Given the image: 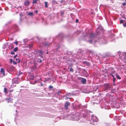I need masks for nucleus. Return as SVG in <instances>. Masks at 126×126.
Returning a JSON list of instances; mask_svg holds the SVG:
<instances>
[{"instance_id":"nucleus-5","label":"nucleus","mask_w":126,"mask_h":126,"mask_svg":"<svg viewBox=\"0 0 126 126\" xmlns=\"http://www.w3.org/2000/svg\"><path fill=\"white\" fill-rule=\"evenodd\" d=\"M70 105V103L69 102H66L64 104V107L66 110H67L68 109V106Z\"/></svg>"},{"instance_id":"nucleus-18","label":"nucleus","mask_w":126,"mask_h":126,"mask_svg":"<svg viewBox=\"0 0 126 126\" xmlns=\"http://www.w3.org/2000/svg\"><path fill=\"white\" fill-rule=\"evenodd\" d=\"M45 7L46 8H47L48 7L47 4L48 2H45Z\"/></svg>"},{"instance_id":"nucleus-28","label":"nucleus","mask_w":126,"mask_h":126,"mask_svg":"<svg viewBox=\"0 0 126 126\" xmlns=\"http://www.w3.org/2000/svg\"><path fill=\"white\" fill-rule=\"evenodd\" d=\"M122 5L123 6H125L126 5V2H124L122 3Z\"/></svg>"},{"instance_id":"nucleus-37","label":"nucleus","mask_w":126,"mask_h":126,"mask_svg":"<svg viewBox=\"0 0 126 126\" xmlns=\"http://www.w3.org/2000/svg\"><path fill=\"white\" fill-rule=\"evenodd\" d=\"M89 42L90 43H92V40H90L89 41Z\"/></svg>"},{"instance_id":"nucleus-35","label":"nucleus","mask_w":126,"mask_h":126,"mask_svg":"<svg viewBox=\"0 0 126 126\" xmlns=\"http://www.w3.org/2000/svg\"><path fill=\"white\" fill-rule=\"evenodd\" d=\"M123 26L124 27H126V23L123 24Z\"/></svg>"},{"instance_id":"nucleus-7","label":"nucleus","mask_w":126,"mask_h":126,"mask_svg":"<svg viewBox=\"0 0 126 126\" xmlns=\"http://www.w3.org/2000/svg\"><path fill=\"white\" fill-rule=\"evenodd\" d=\"M31 75H30V76L27 77V81L29 82L30 84L32 83V77H31Z\"/></svg>"},{"instance_id":"nucleus-27","label":"nucleus","mask_w":126,"mask_h":126,"mask_svg":"<svg viewBox=\"0 0 126 126\" xmlns=\"http://www.w3.org/2000/svg\"><path fill=\"white\" fill-rule=\"evenodd\" d=\"M16 61H17L18 62V63H19L20 62V60L19 59H17V58H16Z\"/></svg>"},{"instance_id":"nucleus-2","label":"nucleus","mask_w":126,"mask_h":126,"mask_svg":"<svg viewBox=\"0 0 126 126\" xmlns=\"http://www.w3.org/2000/svg\"><path fill=\"white\" fill-rule=\"evenodd\" d=\"M10 30H14L16 31H17L18 30V27L17 26L14 25L10 29Z\"/></svg>"},{"instance_id":"nucleus-23","label":"nucleus","mask_w":126,"mask_h":126,"mask_svg":"<svg viewBox=\"0 0 126 126\" xmlns=\"http://www.w3.org/2000/svg\"><path fill=\"white\" fill-rule=\"evenodd\" d=\"M28 13V15L29 16H32V12H29V13H28V12H27V13Z\"/></svg>"},{"instance_id":"nucleus-47","label":"nucleus","mask_w":126,"mask_h":126,"mask_svg":"<svg viewBox=\"0 0 126 126\" xmlns=\"http://www.w3.org/2000/svg\"><path fill=\"white\" fill-rule=\"evenodd\" d=\"M10 92H12L13 91V90H10Z\"/></svg>"},{"instance_id":"nucleus-14","label":"nucleus","mask_w":126,"mask_h":126,"mask_svg":"<svg viewBox=\"0 0 126 126\" xmlns=\"http://www.w3.org/2000/svg\"><path fill=\"white\" fill-rule=\"evenodd\" d=\"M4 92L5 94H6L7 93V90L6 88H4Z\"/></svg>"},{"instance_id":"nucleus-46","label":"nucleus","mask_w":126,"mask_h":126,"mask_svg":"<svg viewBox=\"0 0 126 126\" xmlns=\"http://www.w3.org/2000/svg\"><path fill=\"white\" fill-rule=\"evenodd\" d=\"M68 98H69L68 97H67L66 98H65V99L66 100V99H68Z\"/></svg>"},{"instance_id":"nucleus-43","label":"nucleus","mask_w":126,"mask_h":126,"mask_svg":"<svg viewBox=\"0 0 126 126\" xmlns=\"http://www.w3.org/2000/svg\"><path fill=\"white\" fill-rule=\"evenodd\" d=\"M78 19H77L76 20V22H78Z\"/></svg>"},{"instance_id":"nucleus-19","label":"nucleus","mask_w":126,"mask_h":126,"mask_svg":"<svg viewBox=\"0 0 126 126\" xmlns=\"http://www.w3.org/2000/svg\"><path fill=\"white\" fill-rule=\"evenodd\" d=\"M37 1V0H33L32 3L33 4L36 3Z\"/></svg>"},{"instance_id":"nucleus-25","label":"nucleus","mask_w":126,"mask_h":126,"mask_svg":"<svg viewBox=\"0 0 126 126\" xmlns=\"http://www.w3.org/2000/svg\"><path fill=\"white\" fill-rule=\"evenodd\" d=\"M12 99L11 98H9L8 100V102H9L11 101L12 100Z\"/></svg>"},{"instance_id":"nucleus-8","label":"nucleus","mask_w":126,"mask_h":126,"mask_svg":"<svg viewBox=\"0 0 126 126\" xmlns=\"http://www.w3.org/2000/svg\"><path fill=\"white\" fill-rule=\"evenodd\" d=\"M120 58L122 60L124 61L126 60L124 54L123 55L120 56Z\"/></svg>"},{"instance_id":"nucleus-15","label":"nucleus","mask_w":126,"mask_h":126,"mask_svg":"<svg viewBox=\"0 0 126 126\" xmlns=\"http://www.w3.org/2000/svg\"><path fill=\"white\" fill-rule=\"evenodd\" d=\"M116 78L119 79H121V78L117 74H116Z\"/></svg>"},{"instance_id":"nucleus-44","label":"nucleus","mask_w":126,"mask_h":126,"mask_svg":"<svg viewBox=\"0 0 126 126\" xmlns=\"http://www.w3.org/2000/svg\"><path fill=\"white\" fill-rule=\"evenodd\" d=\"M35 12L36 14H37L38 13V11L37 10Z\"/></svg>"},{"instance_id":"nucleus-3","label":"nucleus","mask_w":126,"mask_h":126,"mask_svg":"<svg viewBox=\"0 0 126 126\" xmlns=\"http://www.w3.org/2000/svg\"><path fill=\"white\" fill-rule=\"evenodd\" d=\"M92 118L93 122H98V118L97 117L95 116L92 115Z\"/></svg>"},{"instance_id":"nucleus-32","label":"nucleus","mask_w":126,"mask_h":126,"mask_svg":"<svg viewBox=\"0 0 126 126\" xmlns=\"http://www.w3.org/2000/svg\"><path fill=\"white\" fill-rule=\"evenodd\" d=\"M116 80V79L114 77H113V81L114 82Z\"/></svg>"},{"instance_id":"nucleus-50","label":"nucleus","mask_w":126,"mask_h":126,"mask_svg":"<svg viewBox=\"0 0 126 126\" xmlns=\"http://www.w3.org/2000/svg\"><path fill=\"white\" fill-rule=\"evenodd\" d=\"M72 66V65H70V66Z\"/></svg>"},{"instance_id":"nucleus-48","label":"nucleus","mask_w":126,"mask_h":126,"mask_svg":"<svg viewBox=\"0 0 126 126\" xmlns=\"http://www.w3.org/2000/svg\"><path fill=\"white\" fill-rule=\"evenodd\" d=\"M41 85L42 86H43V84L42 83H41Z\"/></svg>"},{"instance_id":"nucleus-10","label":"nucleus","mask_w":126,"mask_h":126,"mask_svg":"<svg viewBox=\"0 0 126 126\" xmlns=\"http://www.w3.org/2000/svg\"><path fill=\"white\" fill-rule=\"evenodd\" d=\"M86 79L82 78L81 82L83 84H85L86 82Z\"/></svg>"},{"instance_id":"nucleus-24","label":"nucleus","mask_w":126,"mask_h":126,"mask_svg":"<svg viewBox=\"0 0 126 126\" xmlns=\"http://www.w3.org/2000/svg\"><path fill=\"white\" fill-rule=\"evenodd\" d=\"M70 72H73L74 71V70L72 68H70Z\"/></svg>"},{"instance_id":"nucleus-49","label":"nucleus","mask_w":126,"mask_h":126,"mask_svg":"<svg viewBox=\"0 0 126 126\" xmlns=\"http://www.w3.org/2000/svg\"><path fill=\"white\" fill-rule=\"evenodd\" d=\"M40 52L41 53H42V51H40Z\"/></svg>"},{"instance_id":"nucleus-6","label":"nucleus","mask_w":126,"mask_h":126,"mask_svg":"<svg viewBox=\"0 0 126 126\" xmlns=\"http://www.w3.org/2000/svg\"><path fill=\"white\" fill-rule=\"evenodd\" d=\"M90 35L89 36V38L91 39H93L94 37L96 36L95 34H94L93 33L90 34Z\"/></svg>"},{"instance_id":"nucleus-13","label":"nucleus","mask_w":126,"mask_h":126,"mask_svg":"<svg viewBox=\"0 0 126 126\" xmlns=\"http://www.w3.org/2000/svg\"><path fill=\"white\" fill-rule=\"evenodd\" d=\"M29 40H28L27 38L23 40V42L24 43H26L28 41H29Z\"/></svg>"},{"instance_id":"nucleus-26","label":"nucleus","mask_w":126,"mask_h":126,"mask_svg":"<svg viewBox=\"0 0 126 126\" xmlns=\"http://www.w3.org/2000/svg\"><path fill=\"white\" fill-rule=\"evenodd\" d=\"M19 15H20V16L21 17V16H22V13H20ZM20 21H21V17L20 18Z\"/></svg>"},{"instance_id":"nucleus-41","label":"nucleus","mask_w":126,"mask_h":126,"mask_svg":"<svg viewBox=\"0 0 126 126\" xmlns=\"http://www.w3.org/2000/svg\"><path fill=\"white\" fill-rule=\"evenodd\" d=\"M61 93V92L60 91H58V94H59V93Z\"/></svg>"},{"instance_id":"nucleus-40","label":"nucleus","mask_w":126,"mask_h":126,"mask_svg":"<svg viewBox=\"0 0 126 126\" xmlns=\"http://www.w3.org/2000/svg\"><path fill=\"white\" fill-rule=\"evenodd\" d=\"M124 54V55H125V59H126V53H125Z\"/></svg>"},{"instance_id":"nucleus-4","label":"nucleus","mask_w":126,"mask_h":126,"mask_svg":"<svg viewBox=\"0 0 126 126\" xmlns=\"http://www.w3.org/2000/svg\"><path fill=\"white\" fill-rule=\"evenodd\" d=\"M0 74H2V76H1V77H4L5 75V71L4 69L3 68H1L0 69Z\"/></svg>"},{"instance_id":"nucleus-21","label":"nucleus","mask_w":126,"mask_h":126,"mask_svg":"<svg viewBox=\"0 0 126 126\" xmlns=\"http://www.w3.org/2000/svg\"><path fill=\"white\" fill-rule=\"evenodd\" d=\"M13 47V46L12 45H11L10 46H9V48L10 49H12V48Z\"/></svg>"},{"instance_id":"nucleus-12","label":"nucleus","mask_w":126,"mask_h":126,"mask_svg":"<svg viewBox=\"0 0 126 126\" xmlns=\"http://www.w3.org/2000/svg\"><path fill=\"white\" fill-rule=\"evenodd\" d=\"M52 2L53 4H57L58 3L57 1L54 0H52Z\"/></svg>"},{"instance_id":"nucleus-17","label":"nucleus","mask_w":126,"mask_h":126,"mask_svg":"<svg viewBox=\"0 0 126 126\" xmlns=\"http://www.w3.org/2000/svg\"><path fill=\"white\" fill-rule=\"evenodd\" d=\"M50 44V43L48 44L47 43H45V45L46 47V46L48 47V46H49Z\"/></svg>"},{"instance_id":"nucleus-33","label":"nucleus","mask_w":126,"mask_h":126,"mask_svg":"<svg viewBox=\"0 0 126 126\" xmlns=\"http://www.w3.org/2000/svg\"><path fill=\"white\" fill-rule=\"evenodd\" d=\"M36 68H37V67H36V65H35V66H34V68L33 69V70H34L35 69H36Z\"/></svg>"},{"instance_id":"nucleus-38","label":"nucleus","mask_w":126,"mask_h":126,"mask_svg":"<svg viewBox=\"0 0 126 126\" xmlns=\"http://www.w3.org/2000/svg\"><path fill=\"white\" fill-rule=\"evenodd\" d=\"M110 74L112 76V77H113H113H114V76L111 73H110Z\"/></svg>"},{"instance_id":"nucleus-22","label":"nucleus","mask_w":126,"mask_h":126,"mask_svg":"<svg viewBox=\"0 0 126 126\" xmlns=\"http://www.w3.org/2000/svg\"><path fill=\"white\" fill-rule=\"evenodd\" d=\"M37 62H39L40 63H41L42 62V61L41 60V59H38V60H37Z\"/></svg>"},{"instance_id":"nucleus-52","label":"nucleus","mask_w":126,"mask_h":126,"mask_svg":"<svg viewBox=\"0 0 126 126\" xmlns=\"http://www.w3.org/2000/svg\"><path fill=\"white\" fill-rule=\"evenodd\" d=\"M21 87H23V86H21Z\"/></svg>"},{"instance_id":"nucleus-30","label":"nucleus","mask_w":126,"mask_h":126,"mask_svg":"<svg viewBox=\"0 0 126 126\" xmlns=\"http://www.w3.org/2000/svg\"><path fill=\"white\" fill-rule=\"evenodd\" d=\"M123 22V20H120V23H122Z\"/></svg>"},{"instance_id":"nucleus-16","label":"nucleus","mask_w":126,"mask_h":126,"mask_svg":"<svg viewBox=\"0 0 126 126\" xmlns=\"http://www.w3.org/2000/svg\"><path fill=\"white\" fill-rule=\"evenodd\" d=\"M3 100L1 98V93H0V102H3Z\"/></svg>"},{"instance_id":"nucleus-54","label":"nucleus","mask_w":126,"mask_h":126,"mask_svg":"<svg viewBox=\"0 0 126 126\" xmlns=\"http://www.w3.org/2000/svg\"><path fill=\"white\" fill-rule=\"evenodd\" d=\"M17 110H16V111L17 112Z\"/></svg>"},{"instance_id":"nucleus-11","label":"nucleus","mask_w":126,"mask_h":126,"mask_svg":"<svg viewBox=\"0 0 126 126\" xmlns=\"http://www.w3.org/2000/svg\"><path fill=\"white\" fill-rule=\"evenodd\" d=\"M16 79L15 81L16 83L18 84L20 82L19 79L18 78H17V79Z\"/></svg>"},{"instance_id":"nucleus-29","label":"nucleus","mask_w":126,"mask_h":126,"mask_svg":"<svg viewBox=\"0 0 126 126\" xmlns=\"http://www.w3.org/2000/svg\"><path fill=\"white\" fill-rule=\"evenodd\" d=\"M49 89H52L53 88V87L51 85H50L49 87Z\"/></svg>"},{"instance_id":"nucleus-36","label":"nucleus","mask_w":126,"mask_h":126,"mask_svg":"<svg viewBox=\"0 0 126 126\" xmlns=\"http://www.w3.org/2000/svg\"><path fill=\"white\" fill-rule=\"evenodd\" d=\"M11 54H12L13 55L15 54V53L14 52H11Z\"/></svg>"},{"instance_id":"nucleus-45","label":"nucleus","mask_w":126,"mask_h":126,"mask_svg":"<svg viewBox=\"0 0 126 126\" xmlns=\"http://www.w3.org/2000/svg\"><path fill=\"white\" fill-rule=\"evenodd\" d=\"M112 73L113 74L114 73H115V71H114L112 72Z\"/></svg>"},{"instance_id":"nucleus-31","label":"nucleus","mask_w":126,"mask_h":126,"mask_svg":"<svg viewBox=\"0 0 126 126\" xmlns=\"http://www.w3.org/2000/svg\"><path fill=\"white\" fill-rule=\"evenodd\" d=\"M14 43H15L16 45H17L18 44V42H14Z\"/></svg>"},{"instance_id":"nucleus-53","label":"nucleus","mask_w":126,"mask_h":126,"mask_svg":"<svg viewBox=\"0 0 126 126\" xmlns=\"http://www.w3.org/2000/svg\"><path fill=\"white\" fill-rule=\"evenodd\" d=\"M125 2H126V0H125Z\"/></svg>"},{"instance_id":"nucleus-20","label":"nucleus","mask_w":126,"mask_h":126,"mask_svg":"<svg viewBox=\"0 0 126 126\" xmlns=\"http://www.w3.org/2000/svg\"><path fill=\"white\" fill-rule=\"evenodd\" d=\"M18 49V48L17 47H16L14 49V51L15 52H16L17 50Z\"/></svg>"},{"instance_id":"nucleus-1","label":"nucleus","mask_w":126,"mask_h":126,"mask_svg":"<svg viewBox=\"0 0 126 126\" xmlns=\"http://www.w3.org/2000/svg\"><path fill=\"white\" fill-rule=\"evenodd\" d=\"M104 86L105 90H109L110 89V85L108 83H106L104 84Z\"/></svg>"},{"instance_id":"nucleus-51","label":"nucleus","mask_w":126,"mask_h":126,"mask_svg":"<svg viewBox=\"0 0 126 126\" xmlns=\"http://www.w3.org/2000/svg\"><path fill=\"white\" fill-rule=\"evenodd\" d=\"M32 15H33V14H32Z\"/></svg>"},{"instance_id":"nucleus-34","label":"nucleus","mask_w":126,"mask_h":126,"mask_svg":"<svg viewBox=\"0 0 126 126\" xmlns=\"http://www.w3.org/2000/svg\"><path fill=\"white\" fill-rule=\"evenodd\" d=\"M13 63L14 64H16V62H14V61H13Z\"/></svg>"},{"instance_id":"nucleus-9","label":"nucleus","mask_w":126,"mask_h":126,"mask_svg":"<svg viewBox=\"0 0 126 126\" xmlns=\"http://www.w3.org/2000/svg\"><path fill=\"white\" fill-rule=\"evenodd\" d=\"M30 4L28 0H26L24 2V4L25 6H28Z\"/></svg>"},{"instance_id":"nucleus-42","label":"nucleus","mask_w":126,"mask_h":126,"mask_svg":"<svg viewBox=\"0 0 126 126\" xmlns=\"http://www.w3.org/2000/svg\"><path fill=\"white\" fill-rule=\"evenodd\" d=\"M12 59H10V62L12 63Z\"/></svg>"},{"instance_id":"nucleus-39","label":"nucleus","mask_w":126,"mask_h":126,"mask_svg":"<svg viewBox=\"0 0 126 126\" xmlns=\"http://www.w3.org/2000/svg\"><path fill=\"white\" fill-rule=\"evenodd\" d=\"M36 82H37V81L35 80L34 81V83H32V84H35L36 83Z\"/></svg>"}]
</instances>
